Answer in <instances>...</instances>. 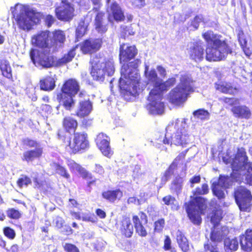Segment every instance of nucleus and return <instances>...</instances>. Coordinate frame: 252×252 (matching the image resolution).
<instances>
[{
	"instance_id": "nucleus-1",
	"label": "nucleus",
	"mask_w": 252,
	"mask_h": 252,
	"mask_svg": "<svg viewBox=\"0 0 252 252\" xmlns=\"http://www.w3.org/2000/svg\"><path fill=\"white\" fill-rule=\"evenodd\" d=\"M141 62L136 60L128 63H124L121 68V77L119 80V87L124 94L135 96L138 93L140 75L137 69Z\"/></svg>"
},
{
	"instance_id": "nucleus-2",
	"label": "nucleus",
	"mask_w": 252,
	"mask_h": 252,
	"mask_svg": "<svg viewBox=\"0 0 252 252\" xmlns=\"http://www.w3.org/2000/svg\"><path fill=\"white\" fill-rule=\"evenodd\" d=\"M187 124L184 119H176L166 127V133L162 141L165 144L182 145L189 141V135L186 129Z\"/></svg>"
},
{
	"instance_id": "nucleus-3",
	"label": "nucleus",
	"mask_w": 252,
	"mask_h": 252,
	"mask_svg": "<svg viewBox=\"0 0 252 252\" xmlns=\"http://www.w3.org/2000/svg\"><path fill=\"white\" fill-rule=\"evenodd\" d=\"M14 9L12 11L13 15L18 28L21 30L29 31L39 21L41 14L29 6L17 4Z\"/></svg>"
},
{
	"instance_id": "nucleus-4",
	"label": "nucleus",
	"mask_w": 252,
	"mask_h": 252,
	"mask_svg": "<svg viewBox=\"0 0 252 252\" xmlns=\"http://www.w3.org/2000/svg\"><path fill=\"white\" fill-rule=\"evenodd\" d=\"M160 84L157 89H153L149 93L148 98L149 101L147 109L152 114H161L164 111V104L161 101L162 92L168 89L176 82L175 78H169L166 81L160 80Z\"/></svg>"
},
{
	"instance_id": "nucleus-5",
	"label": "nucleus",
	"mask_w": 252,
	"mask_h": 252,
	"mask_svg": "<svg viewBox=\"0 0 252 252\" xmlns=\"http://www.w3.org/2000/svg\"><path fill=\"white\" fill-rule=\"evenodd\" d=\"M193 91V81L191 77L188 74L181 75L179 84L170 92L168 98L173 104L180 106L187 100Z\"/></svg>"
},
{
	"instance_id": "nucleus-6",
	"label": "nucleus",
	"mask_w": 252,
	"mask_h": 252,
	"mask_svg": "<svg viewBox=\"0 0 252 252\" xmlns=\"http://www.w3.org/2000/svg\"><path fill=\"white\" fill-rule=\"evenodd\" d=\"M92 70L91 74L94 80L102 81L105 75H112L115 71L114 62L106 60L103 57L96 56L91 61Z\"/></svg>"
},
{
	"instance_id": "nucleus-7",
	"label": "nucleus",
	"mask_w": 252,
	"mask_h": 252,
	"mask_svg": "<svg viewBox=\"0 0 252 252\" xmlns=\"http://www.w3.org/2000/svg\"><path fill=\"white\" fill-rule=\"evenodd\" d=\"M186 211L191 221L195 224H199L201 222V214L206 208L207 205L204 198L196 197L189 203L186 204Z\"/></svg>"
},
{
	"instance_id": "nucleus-8",
	"label": "nucleus",
	"mask_w": 252,
	"mask_h": 252,
	"mask_svg": "<svg viewBox=\"0 0 252 252\" xmlns=\"http://www.w3.org/2000/svg\"><path fill=\"white\" fill-rule=\"evenodd\" d=\"M30 57L36 66L48 68L54 64V58L49 55L48 48L39 50L32 49L30 52Z\"/></svg>"
},
{
	"instance_id": "nucleus-9",
	"label": "nucleus",
	"mask_w": 252,
	"mask_h": 252,
	"mask_svg": "<svg viewBox=\"0 0 252 252\" xmlns=\"http://www.w3.org/2000/svg\"><path fill=\"white\" fill-rule=\"evenodd\" d=\"M64 146L66 151L69 153H76L81 150L85 149L89 146L87 135L85 133H75L72 140L66 138Z\"/></svg>"
},
{
	"instance_id": "nucleus-10",
	"label": "nucleus",
	"mask_w": 252,
	"mask_h": 252,
	"mask_svg": "<svg viewBox=\"0 0 252 252\" xmlns=\"http://www.w3.org/2000/svg\"><path fill=\"white\" fill-rule=\"evenodd\" d=\"M231 52L226 43L221 41L218 44L207 48L206 59L209 61H219L224 59Z\"/></svg>"
},
{
	"instance_id": "nucleus-11",
	"label": "nucleus",
	"mask_w": 252,
	"mask_h": 252,
	"mask_svg": "<svg viewBox=\"0 0 252 252\" xmlns=\"http://www.w3.org/2000/svg\"><path fill=\"white\" fill-rule=\"evenodd\" d=\"M234 180L235 178H233L232 176L230 177L220 176L219 179H214L212 184L214 194L219 199L224 198V190L232 185Z\"/></svg>"
},
{
	"instance_id": "nucleus-12",
	"label": "nucleus",
	"mask_w": 252,
	"mask_h": 252,
	"mask_svg": "<svg viewBox=\"0 0 252 252\" xmlns=\"http://www.w3.org/2000/svg\"><path fill=\"white\" fill-rule=\"evenodd\" d=\"M252 195L245 187L237 189V205L241 211H247L251 207Z\"/></svg>"
},
{
	"instance_id": "nucleus-13",
	"label": "nucleus",
	"mask_w": 252,
	"mask_h": 252,
	"mask_svg": "<svg viewBox=\"0 0 252 252\" xmlns=\"http://www.w3.org/2000/svg\"><path fill=\"white\" fill-rule=\"evenodd\" d=\"M237 184L252 186V163L242 166L237 164Z\"/></svg>"
},
{
	"instance_id": "nucleus-14",
	"label": "nucleus",
	"mask_w": 252,
	"mask_h": 252,
	"mask_svg": "<svg viewBox=\"0 0 252 252\" xmlns=\"http://www.w3.org/2000/svg\"><path fill=\"white\" fill-rule=\"evenodd\" d=\"M74 11L71 3L66 0H62L61 5L56 9V14L59 20L69 21L74 16Z\"/></svg>"
},
{
	"instance_id": "nucleus-15",
	"label": "nucleus",
	"mask_w": 252,
	"mask_h": 252,
	"mask_svg": "<svg viewBox=\"0 0 252 252\" xmlns=\"http://www.w3.org/2000/svg\"><path fill=\"white\" fill-rule=\"evenodd\" d=\"M96 145L102 154L107 158H111L113 154L110 146V138L106 134L99 133L96 138Z\"/></svg>"
},
{
	"instance_id": "nucleus-16",
	"label": "nucleus",
	"mask_w": 252,
	"mask_h": 252,
	"mask_svg": "<svg viewBox=\"0 0 252 252\" xmlns=\"http://www.w3.org/2000/svg\"><path fill=\"white\" fill-rule=\"evenodd\" d=\"M102 44L100 38H90L81 44V50L84 54H91L98 50Z\"/></svg>"
},
{
	"instance_id": "nucleus-17",
	"label": "nucleus",
	"mask_w": 252,
	"mask_h": 252,
	"mask_svg": "<svg viewBox=\"0 0 252 252\" xmlns=\"http://www.w3.org/2000/svg\"><path fill=\"white\" fill-rule=\"evenodd\" d=\"M112 0H107L108 4H110V7L107 10L109 13L108 19L112 22L115 20L117 22L122 21L125 19L124 13L119 5L115 3H112Z\"/></svg>"
},
{
	"instance_id": "nucleus-18",
	"label": "nucleus",
	"mask_w": 252,
	"mask_h": 252,
	"mask_svg": "<svg viewBox=\"0 0 252 252\" xmlns=\"http://www.w3.org/2000/svg\"><path fill=\"white\" fill-rule=\"evenodd\" d=\"M137 54L134 46H129L127 44H123L120 48V60L121 62H126L133 58Z\"/></svg>"
},
{
	"instance_id": "nucleus-19",
	"label": "nucleus",
	"mask_w": 252,
	"mask_h": 252,
	"mask_svg": "<svg viewBox=\"0 0 252 252\" xmlns=\"http://www.w3.org/2000/svg\"><path fill=\"white\" fill-rule=\"evenodd\" d=\"M49 32L47 31L42 32L32 36V44L38 46L41 48H49L52 44L49 43Z\"/></svg>"
},
{
	"instance_id": "nucleus-20",
	"label": "nucleus",
	"mask_w": 252,
	"mask_h": 252,
	"mask_svg": "<svg viewBox=\"0 0 252 252\" xmlns=\"http://www.w3.org/2000/svg\"><path fill=\"white\" fill-rule=\"evenodd\" d=\"M93 110L92 103L89 100H81L79 102L76 110V115L80 118L87 117Z\"/></svg>"
},
{
	"instance_id": "nucleus-21",
	"label": "nucleus",
	"mask_w": 252,
	"mask_h": 252,
	"mask_svg": "<svg viewBox=\"0 0 252 252\" xmlns=\"http://www.w3.org/2000/svg\"><path fill=\"white\" fill-rule=\"evenodd\" d=\"M144 75L147 80L148 84H152L153 85V89H157L160 84V79L158 76L156 71L154 68H150V66L146 63H145Z\"/></svg>"
},
{
	"instance_id": "nucleus-22",
	"label": "nucleus",
	"mask_w": 252,
	"mask_h": 252,
	"mask_svg": "<svg viewBox=\"0 0 252 252\" xmlns=\"http://www.w3.org/2000/svg\"><path fill=\"white\" fill-rule=\"evenodd\" d=\"M79 90L78 83L75 80L70 79L67 81L62 88V93L63 95L74 96Z\"/></svg>"
},
{
	"instance_id": "nucleus-23",
	"label": "nucleus",
	"mask_w": 252,
	"mask_h": 252,
	"mask_svg": "<svg viewBox=\"0 0 252 252\" xmlns=\"http://www.w3.org/2000/svg\"><path fill=\"white\" fill-rule=\"evenodd\" d=\"M240 244L245 251L252 250V229H247L245 234L239 237Z\"/></svg>"
},
{
	"instance_id": "nucleus-24",
	"label": "nucleus",
	"mask_w": 252,
	"mask_h": 252,
	"mask_svg": "<svg viewBox=\"0 0 252 252\" xmlns=\"http://www.w3.org/2000/svg\"><path fill=\"white\" fill-rule=\"evenodd\" d=\"M229 233L226 226L214 227L211 234V239L214 242H220Z\"/></svg>"
},
{
	"instance_id": "nucleus-25",
	"label": "nucleus",
	"mask_w": 252,
	"mask_h": 252,
	"mask_svg": "<svg viewBox=\"0 0 252 252\" xmlns=\"http://www.w3.org/2000/svg\"><path fill=\"white\" fill-rule=\"evenodd\" d=\"M190 58L196 62L201 61L203 58L204 50L200 44H193L189 50Z\"/></svg>"
},
{
	"instance_id": "nucleus-26",
	"label": "nucleus",
	"mask_w": 252,
	"mask_h": 252,
	"mask_svg": "<svg viewBox=\"0 0 252 252\" xmlns=\"http://www.w3.org/2000/svg\"><path fill=\"white\" fill-rule=\"evenodd\" d=\"M238 40L239 44L247 56H250L252 54V51L248 46V40L249 38V35L244 33L243 31L240 30L238 34Z\"/></svg>"
},
{
	"instance_id": "nucleus-27",
	"label": "nucleus",
	"mask_w": 252,
	"mask_h": 252,
	"mask_svg": "<svg viewBox=\"0 0 252 252\" xmlns=\"http://www.w3.org/2000/svg\"><path fill=\"white\" fill-rule=\"evenodd\" d=\"M187 151L181 153L178 157H177L172 163L170 165L168 169L165 171L164 177L162 180L164 182L167 181L170 177L173 174L174 170L177 167L178 163L182 160L185 157Z\"/></svg>"
},
{
	"instance_id": "nucleus-28",
	"label": "nucleus",
	"mask_w": 252,
	"mask_h": 252,
	"mask_svg": "<svg viewBox=\"0 0 252 252\" xmlns=\"http://www.w3.org/2000/svg\"><path fill=\"white\" fill-rule=\"evenodd\" d=\"M73 95H63L60 94L57 95V98L60 100V103L64 108L70 110L74 106L75 103L72 98Z\"/></svg>"
},
{
	"instance_id": "nucleus-29",
	"label": "nucleus",
	"mask_w": 252,
	"mask_h": 252,
	"mask_svg": "<svg viewBox=\"0 0 252 252\" xmlns=\"http://www.w3.org/2000/svg\"><path fill=\"white\" fill-rule=\"evenodd\" d=\"M67 165L72 171L78 172L84 178H90L91 175L84 168L72 160H68L67 162Z\"/></svg>"
},
{
	"instance_id": "nucleus-30",
	"label": "nucleus",
	"mask_w": 252,
	"mask_h": 252,
	"mask_svg": "<svg viewBox=\"0 0 252 252\" xmlns=\"http://www.w3.org/2000/svg\"><path fill=\"white\" fill-rule=\"evenodd\" d=\"M42 154V148H36L34 150L26 151L23 154L24 159L27 161H31L40 158Z\"/></svg>"
},
{
	"instance_id": "nucleus-31",
	"label": "nucleus",
	"mask_w": 252,
	"mask_h": 252,
	"mask_svg": "<svg viewBox=\"0 0 252 252\" xmlns=\"http://www.w3.org/2000/svg\"><path fill=\"white\" fill-rule=\"evenodd\" d=\"M252 163L249 160L246 149L244 148H237V164L238 166L247 165Z\"/></svg>"
},
{
	"instance_id": "nucleus-32",
	"label": "nucleus",
	"mask_w": 252,
	"mask_h": 252,
	"mask_svg": "<svg viewBox=\"0 0 252 252\" xmlns=\"http://www.w3.org/2000/svg\"><path fill=\"white\" fill-rule=\"evenodd\" d=\"M121 231L122 233L127 237H131L133 232V225L130 222L129 218L124 219L122 222Z\"/></svg>"
},
{
	"instance_id": "nucleus-33",
	"label": "nucleus",
	"mask_w": 252,
	"mask_h": 252,
	"mask_svg": "<svg viewBox=\"0 0 252 252\" xmlns=\"http://www.w3.org/2000/svg\"><path fill=\"white\" fill-rule=\"evenodd\" d=\"M103 197L111 202H114L117 199H120L123 196V192L120 189L107 190L102 193Z\"/></svg>"
},
{
	"instance_id": "nucleus-34",
	"label": "nucleus",
	"mask_w": 252,
	"mask_h": 252,
	"mask_svg": "<svg viewBox=\"0 0 252 252\" xmlns=\"http://www.w3.org/2000/svg\"><path fill=\"white\" fill-rule=\"evenodd\" d=\"M55 81L51 76H48L40 80V87L44 91H51L55 86Z\"/></svg>"
},
{
	"instance_id": "nucleus-35",
	"label": "nucleus",
	"mask_w": 252,
	"mask_h": 252,
	"mask_svg": "<svg viewBox=\"0 0 252 252\" xmlns=\"http://www.w3.org/2000/svg\"><path fill=\"white\" fill-rule=\"evenodd\" d=\"M176 239L177 243L183 252H187L189 249V245L188 240L181 232H177Z\"/></svg>"
},
{
	"instance_id": "nucleus-36",
	"label": "nucleus",
	"mask_w": 252,
	"mask_h": 252,
	"mask_svg": "<svg viewBox=\"0 0 252 252\" xmlns=\"http://www.w3.org/2000/svg\"><path fill=\"white\" fill-rule=\"evenodd\" d=\"M210 217L214 227L220 226V222L222 219V210L219 208L216 209L210 215Z\"/></svg>"
},
{
	"instance_id": "nucleus-37",
	"label": "nucleus",
	"mask_w": 252,
	"mask_h": 252,
	"mask_svg": "<svg viewBox=\"0 0 252 252\" xmlns=\"http://www.w3.org/2000/svg\"><path fill=\"white\" fill-rule=\"evenodd\" d=\"M103 16V13H98L95 19V29L98 32L101 33L105 32L107 30L106 26L102 22Z\"/></svg>"
},
{
	"instance_id": "nucleus-38",
	"label": "nucleus",
	"mask_w": 252,
	"mask_h": 252,
	"mask_svg": "<svg viewBox=\"0 0 252 252\" xmlns=\"http://www.w3.org/2000/svg\"><path fill=\"white\" fill-rule=\"evenodd\" d=\"M203 36L208 44H218L221 41L219 39V36L214 34L212 31H207L203 34Z\"/></svg>"
},
{
	"instance_id": "nucleus-39",
	"label": "nucleus",
	"mask_w": 252,
	"mask_h": 252,
	"mask_svg": "<svg viewBox=\"0 0 252 252\" xmlns=\"http://www.w3.org/2000/svg\"><path fill=\"white\" fill-rule=\"evenodd\" d=\"M215 88L217 90L223 93H233L236 89H233L229 84L225 82H219L216 83Z\"/></svg>"
},
{
	"instance_id": "nucleus-40",
	"label": "nucleus",
	"mask_w": 252,
	"mask_h": 252,
	"mask_svg": "<svg viewBox=\"0 0 252 252\" xmlns=\"http://www.w3.org/2000/svg\"><path fill=\"white\" fill-rule=\"evenodd\" d=\"M0 68L4 76L7 78H11L12 77L11 68L7 61H1Z\"/></svg>"
},
{
	"instance_id": "nucleus-41",
	"label": "nucleus",
	"mask_w": 252,
	"mask_h": 252,
	"mask_svg": "<svg viewBox=\"0 0 252 252\" xmlns=\"http://www.w3.org/2000/svg\"><path fill=\"white\" fill-rule=\"evenodd\" d=\"M77 125V121L70 117H67L64 119L63 126L68 131H74Z\"/></svg>"
},
{
	"instance_id": "nucleus-42",
	"label": "nucleus",
	"mask_w": 252,
	"mask_h": 252,
	"mask_svg": "<svg viewBox=\"0 0 252 252\" xmlns=\"http://www.w3.org/2000/svg\"><path fill=\"white\" fill-rule=\"evenodd\" d=\"M251 112L246 106H237V117L242 119H248L251 116Z\"/></svg>"
},
{
	"instance_id": "nucleus-43",
	"label": "nucleus",
	"mask_w": 252,
	"mask_h": 252,
	"mask_svg": "<svg viewBox=\"0 0 252 252\" xmlns=\"http://www.w3.org/2000/svg\"><path fill=\"white\" fill-rule=\"evenodd\" d=\"M224 249L226 252H233L236 250V240L235 238L230 239L227 238L224 240Z\"/></svg>"
},
{
	"instance_id": "nucleus-44",
	"label": "nucleus",
	"mask_w": 252,
	"mask_h": 252,
	"mask_svg": "<svg viewBox=\"0 0 252 252\" xmlns=\"http://www.w3.org/2000/svg\"><path fill=\"white\" fill-rule=\"evenodd\" d=\"M164 203L167 205L171 206L173 210H177L179 208L177 201L175 198L171 195H167L162 198Z\"/></svg>"
},
{
	"instance_id": "nucleus-45",
	"label": "nucleus",
	"mask_w": 252,
	"mask_h": 252,
	"mask_svg": "<svg viewBox=\"0 0 252 252\" xmlns=\"http://www.w3.org/2000/svg\"><path fill=\"white\" fill-rule=\"evenodd\" d=\"M52 166L58 174L66 179L70 178V175L65 168L55 163H54Z\"/></svg>"
},
{
	"instance_id": "nucleus-46",
	"label": "nucleus",
	"mask_w": 252,
	"mask_h": 252,
	"mask_svg": "<svg viewBox=\"0 0 252 252\" xmlns=\"http://www.w3.org/2000/svg\"><path fill=\"white\" fill-rule=\"evenodd\" d=\"M193 115L196 118L200 119L202 120L209 119L210 116L209 113L207 110L203 109H198L194 111Z\"/></svg>"
},
{
	"instance_id": "nucleus-47",
	"label": "nucleus",
	"mask_w": 252,
	"mask_h": 252,
	"mask_svg": "<svg viewBox=\"0 0 252 252\" xmlns=\"http://www.w3.org/2000/svg\"><path fill=\"white\" fill-rule=\"evenodd\" d=\"M87 25L84 22H81L76 31V35L77 38L82 37L87 31Z\"/></svg>"
},
{
	"instance_id": "nucleus-48",
	"label": "nucleus",
	"mask_w": 252,
	"mask_h": 252,
	"mask_svg": "<svg viewBox=\"0 0 252 252\" xmlns=\"http://www.w3.org/2000/svg\"><path fill=\"white\" fill-rule=\"evenodd\" d=\"M52 34L55 43H63L65 40V35L63 31H57Z\"/></svg>"
},
{
	"instance_id": "nucleus-49",
	"label": "nucleus",
	"mask_w": 252,
	"mask_h": 252,
	"mask_svg": "<svg viewBox=\"0 0 252 252\" xmlns=\"http://www.w3.org/2000/svg\"><path fill=\"white\" fill-rule=\"evenodd\" d=\"M208 186L206 184H203L201 188H197L193 191L194 195H202L208 192Z\"/></svg>"
},
{
	"instance_id": "nucleus-50",
	"label": "nucleus",
	"mask_w": 252,
	"mask_h": 252,
	"mask_svg": "<svg viewBox=\"0 0 252 252\" xmlns=\"http://www.w3.org/2000/svg\"><path fill=\"white\" fill-rule=\"evenodd\" d=\"M182 183L183 179L182 178H176L172 184L171 189L176 191L180 190L182 188Z\"/></svg>"
},
{
	"instance_id": "nucleus-51",
	"label": "nucleus",
	"mask_w": 252,
	"mask_h": 252,
	"mask_svg": "<svg viewBox=\"0 0 252 252\" xmlns=\"http://www.w3.org/2000/svg\"><path fill=\"white\" fill-rule=\"evenodd\" d=\"M23 144L24 145L28 146L30 148H41L40 145L37 143L35 141L26 138L23 140Z\"/></svg>"
},
{
	"instance_id": "nucleus-52",
	"label": "nucleus",
	"mask_w": 252,
	"mask_h": 252,
	"mask_svg": "<svg viewBox=\"0 0 252 252\" xmlns=\"http://www.w3.org/2000/svg\"><path fill=\"white\" fill-rule=\"evenodd\" d=\"M7 215L8 217L13 219H19L21 216V213L18 210L13 208L7 211Z\"/></svg>"
},
{
	"instance_id": "nucleus-53",
	"label": "nucleus",
	"mask_w": 252,
	"mask_h": 252,
	"mask_svg": "<svg viewBox=\"0 0 252 252\" xmlns=\"http://www.w3.org/2000/svg\"><path fill=\"white\" fill-rule=\"evenodd\" d=\"M224 101L226 103L232 107L231 111L233 112L234 114H235L236 113V108L235 105L236 102V99L235 98L226 97Z\"/></svg>"
},
{
	"instance_id": "nucleus-54",
	"label": "nucleus",
	"mask_w": 252,
	"mask_h": 252,
	"mask_svg": "<svg viewBox=\"0 0 252 252\" xmlns=\"http://www.w3.org/2000/svg\"><path fill=\"white\" fill-rule=\"evenodd\" d=\"M31 181L29 178L24 176L19 179L17 181V184L19 187L22 188L27 187L29 184H31Z\"/></svg>"
},
{
	"instance_id": "nucleus-55",
	"label": "nucleus",
	"mask_w": 252,
	"mask_h": 252,
	"mask_svg": "<svg viewBox=\"0 0 252 252\" xmlns=\"http://www.w3.org/2000/svg\"><path fill=\"white\" fill-rule=\"evenodd\" d=\"M75 54L74 50H71L66 55H65L64 57L61 59V63H66L71 61L74 58Z\"/></svg>"
},
{
	"instance_id": "nucleus-56",
	"label": "nucleus",
	"mask_w": 252,
	"mask_h": 252,
	"mask_svg": "<svg viewBox=\"0 0 252 252\" xmlns=\"http://www.w3.org/2000/svg\"><path fill=\"white\" fill-rule=\"evenodd\" d=\"M3 232L4 235L10 239H13L15 236L14 230L10 227H7L4 228Z\"/></svg>"
},
{
	"instance_id": "nucleus-57",
	"label": "nucleus",
	"mask_w": 252,
	"mask_h": 252,
	"mask_svg": "<svg viewBox=\"0 0 252 252\" xmlns=\"http://www.w3.org/2000/svg\"><path fill=\"white\" fill-rule=\"evenodd\" d=\"M64 250L67 252H79L78 249L71 244H65L63 246Z\"/></svg>"
},
{
	"instance_id": "nucleus-58",
	"label": "nucleus",
	"mask_w": 252,
	"mask_h": 252,
	"mask_svg": "<svg viewBox=\"0 0 252 252\" xmlns=\"http://www.w3.org/2000/svg\"><path fill=\"white\" fill-rule=\"evenodd\" d=\"M81 219L84 221L95 222V218L89 213H82L81 214Z\"/></svg>"
},
{
	"instance_id": "nucleus-59",
	"label": "nucleus",
	"mask_w": 252,
	"mask_h": 252,
	"mask_svg": "<svg viewBox=\"0 0 252 252\" xmlns=\"http://www.w3.org/2000/svg\"><path fill=\"white\" fill-rule=\"evenodd\" d=\"M204 249L206 252H218V248L216 245H212L211 243L204 245Z\"/></svg>"
},
{
	"instance_id": "nucleus-60",
	"label": "nucleus",
	"mask_w": 252,
	"mask_h": 252,
	"mask_svg": "<svg viewBox=\"0 0 252 252\" xmlns=\"http://www.w3.org/2000/svg\"><path fill=\"white\" fill-rule=\"evenodd\" d=\"M164 225V220L160 219L156 221L155 223V229L157 231H160L163 228Z\"/></svg>"
},
{
	"instance_id": "nucleus-61",
	"label": "nucleus",
	"mask_w": 252,
	"mask_h": 252,
	"mask_svg": "<svg viewBox=\"0 0 252 252\" xmlns=\"http://www.w3.org/2000/svg\"><path fill=\"white\" fill-rule=\"evenodd\" d=\"M136 232L138 234L142 237H145L147 234V231L146 230L144 227L141 225H138V226L135 227Z\"/></svg>"
},
{
	"instance_id": "nucleus-62",
	"label": "nucleus",
	"mask_w": 252,
	"mask_h": 252,
	"mask_svg": "<svg viewBox=\"0 0 252 252\" xmlns=\"http://www.w3.org/2000/svg\"><path fill=\"white\" fill-rule=\"evenodd\" d=\"M144 199H136L134 197H131L128 199L127 202L129 204L134 203L135 204L139 205L145 202Z\"/></svg>"
},
{
	"instance_id": "nucleus-63",
	"label": "nucleus",
	"mask_w": 252,
	"mask_h": 252,
	"mask_svg": "<svg viewBox=\"0 0 252 252\" xmlns=\"http://www.w3.org/2000/svg\"><path fill=\"white\" fill-rule=\"evenodd\" d=\"M202 16H197L194 18L193 20L192 21L191 25L194 29H196L198 28L199 23L201 22H202Z\"/></svg>"
},
{
	"instance_id": "nucleus-64",
	"label": "nucleus",
	"mask_w": 252,
	"mask_h": 252,
	"mask_svg": "<svg viewBox=\"0 0 252 252\" xmlns=\"http://www.w3.org/2000/svg\"><path fill=\"white\" fill-rule=\"evenodd\" d=\"M171 241L169 237L168 236H166L165 237V239L164 240V249L165 250H171Z\"/></svg>"
}]
</instances>
